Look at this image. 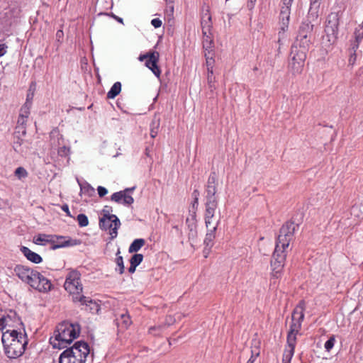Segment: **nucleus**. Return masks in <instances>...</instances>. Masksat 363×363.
Masks as SVG:
<instances>
[{"mask_svg": "<svg viewBox=\"0 0 363 363\" xmlns=\"http://www.w3.org/2000/svg\"><path fill=\"white\" fill-rule=\"evenodd\" d=\"M79 280V272L76 270L71 271L68 274L65 282V289L69 291L70 293H74V291H77V292H79V291H82L83 287L80 284Z\"/></svg>", "mask_w": 363, "mask_h": 363, "instance_id": "9b49d317", "label": "nucleus"}, {"mask_svg": "<svg viewBox=\"0 0 363 363\" xmlns=\"http://www.w3.org/2000/svg\"><path fill=\"white\" fill-rule=\"evenodd\" d=\"M359 45V43L352 40L351 41L350 48L349 49V52H356Z\"/></svg>", "mask_w": 363, "mask_h": 363, "instance_id": "a19ab883", "label": "nucleus"}, {"mask_svg": "<svg viewBox=\"0 0 363 363\" xmlns=\"http://www.w3.org/2000/svg\"><path fill=\"white\" fill-rule=\"evenodd\" d=\"M119 254H120V250H118L116 253L117 257L116 258V263L117 266L118 267L119 274H122L124 273L125 267H124V263H123V258L122 256L119 255Z\"/></svg>", "mask_w": 363, "mask_h": 363, "instance_id": "c756f323", "label": "nucleus"}, {"mask_svg": "<svg viewBox=\"0 0 363 363\" xmlns=\"http://www.w3.org/2000/svg\"><path fill=\"white\" fill-rule=\"evenodd\" d=\"M61 209L66 213L67 216L72 217L69 210V206L67 204L65 203L61 206Z\"/></svg>", "mask_w": 363, "mask_h": 363, "instance_id": "3c124183", "label": "nucleus"}, {"mask_svg": "<svg viewBox=\"0 0 363 363\" xmlns=\"http://www.w3.org/2000/svg\"><path fill=\"white\" fill-rule=\"evenodd\" d=\"M15 274L23 281L40 292L51 291V281L39 272L27 266L16 264L13 269Z\"/></svg>", "mask_w": 363, "mask_h": 363, "instance_id": "39448f33", "label": "nucleus"}, {"mask_svg": "<svg viewBox=\"0 0 363 363\" xmlns=\"http://www.w3.org/2000/svg\"><path fill=\"white\" fill-rule=\"evenodd\" d=\"M15 175L18 178V179H21V178H24L26 177H27L28 175V172L25 169V168L22 167H18L16 170H15Z\"/></svg>", "mask_w": 363, "mask_h": 363, "instance_id": "c9c22d12", "label": "nucleus"}, {"mask_svg": "<svg viewBox=\"0 0 363 363\" xmlns=\"http://www.w3.org/2000/svg\"><path fill=\"white\" fill-rule=\"evenodd\" d=\"M110 16H111L113 18H114L116 21H117L118 23H121V24H123V18H122L117 16L116 15H115V14H114V13H111L110 14Z\"/></svg>", "mask_w": 363, "mask_h": 363, "instance_id": "6e6d98bb", "label": "nucleus"}, {"mask_svg": "<svg viewBox=\"0 0 363 363\" xmlns=\"http://www.w3.org/2000/svg\"><path fill=\"white\" fill-rule=\"evenodd\" d=\"M203 48L206 51H208V54L213 51V40L211 37V33L203 34Z\"/></svg>", "mask_w": 363, "mask_h": 363, "instance_id": "aec40b11", "label": "nucleus"}, {"mask_svg": "<svg viewBox=\"0 0 363 363\" xmlns=\"http://www.w3.org/2000/svg\"><path fill=\"white\" fill-rule=\"evenodd\" d=\"M323 0H310V8L306 19L315 21L318 18V12Z\"/></svg>", "mask_w": 363, "mask_h": 363, "instance_id": "dca6fc26", "label": "nucleus"}, {"mask_svg": "<svg viewBox=\"0 0 363 363\" xmlns=\"http://www.w3.org/2000/svg\"><path fill=\"white\" fill-rule=\"evenodd\" d=\"M256 1L257 0H248L247 1V6L249 9V10H252L254 8L255 3L256 2Z\"/></svg>", "mask_w": 363, "mask_h": 363, "instance_id": "5fc2aeb1", "label": "nucleus"}, {"mask_svg": "<svg viewBox=\"0 0 363 363\" xmlns=\"http://www.w3.org/2000/svg\"><path fill=\"white\" fill-rule=\"evenodd\" d=\"M358 208L357 206H352V211L354 213Z\"/></svg>", "mask_w": 363, "mask_h": 363, "instance_id": "338daca9", "label": "nucleus"}, {"mask_svg": "<svg viewBox=\"0 0 363 363\" xmlns=\"http://www.w3.org/2000/svg\"><path fill=\"white\" fill-rule=\"evenodd\" d=\"M306 309V302L303 300L299 301L295 308V313L298 314V318L296 323H291L287 334L286 342L296 343V335L301 329L302 322L304 319V311Z\"/></svg>", "mask_w": 363, "mask_h": 363, "instance_id": "6e6552de", "label": "nucleus"}, {"mask_svg": "<svg viewBox=\"0 0 363 363\" xmlns=\"http://www.w3.org/2000/svg\"><path fill=\"white\" fill-rule=\"evenodd\" d=\"M335 342V336H331L325 343V349L326 351L330 352V350L333 347Z\"/></svg>", "mask_w": 363, "mask_h": 363, "instance_id": "e433bc0d", "label": "nucleus"}, {"mask_svg": "<svg viewBox=\"0 0 363 363\" xmlns=\"http://www.w3.org/2000/svg\"><path fill=\"white\" fill-rule=\"evenodd\" d=\"M354 40L360 43L363 39V30H361V29H358V28H357L354 30Z\"/></svg>", "mask_w": 363, "mask_h": 363, "instance_id": "58836bf2", "label": "nucleus"}, {"mask_svg": "<svg viewBox=\"0 0 363 363\" xmlns=\"http://www.w3.org/2000/svg\"><path fill=\"white\" fill-rule=\"evenodd\" d=\"M80 330L79 323L64 321L57 326L54 332L55 338H50V343L54 348H65L79 335Z\"/></svg>", "mask_w": 363, "mask_h": 363, "instance_id": "423d86ee", "label": "nucleus"}, {"mask_svg": "<svg viewBox=\"0 0 363 363\" xmlns=\"http://www.w3.org/2000/svg\"><path fill=\"white\" fill-rule=\"evenodd\" d=\"M215 238H216V235H213V234L206 233V238L203 241V243L205 245L204 252H206L207 250L208 251L211 250V249L212 248V247L214 245Z\"/></svg>", "mask_w": 363, "mask_h": 363, "instance_id": "bb28decb", "label": "nucleus"}, {"mask_svg": "<svg viewBox=\"0 0 363 363\" xmlns=\"http://www.w3.org/2000/svg\"><path fill=\"white\" fill-rule=\"evenodd\" d=\"M213 75V73L211 74V73L208 72L207 82H208V88L211 91H213L214 89H216V86L214 84L215 77Z\"/></svg>", "mask_w": 363, "mask_h": 363, "instance_id": "72a5a7b5", "label": "nucleus"}, {"mask_svg": "<svg viewBox=\"0 0 363 363\" xmlns=\"http://www.w3.org/2000/svg\"><path fill=\"white\" fill-rule=\"evenodd\" d=\"M20 250L23 253V255L27 258V259L33 263L39 264L43 261V259L40 257V255H39L36 252L31 251L28 247L26 246H22Z\"/></svg>", "mask_w": 363, "mask_h": 363, "instance_id": "f3484780", "label": "nucleus"}, {"mask_svg": "<svg viewBox=\"0 0 363 363\" xmlns=\"http://www.w3.org/2000/svg\"><path fill=\"white\" fill-rule=\"evenodd\" d=\"M160 59V53L157 51H152L151 55L145 61V66L149 68L152 73L157 77H160L161 74V70L158 66V62Z\"/></svg>", "mask_w": 363, "mask_h": 363, "instance_id": "2eb2a0df", "label": "nucleus"}, {"mask_svg": "<svg viewBox=\"0 0 363 363\" xmlns=\"http://www.w3.org/2000/svg\"><path fill=\"white\" fill-rule=\"evenodd\" d=\"M151 52L152 51H149L148 52L144 54V55H140L138 57V60L140 61V62H143L144 60H147V59H149V57H150L151 55Z\"/></svg>", "mask_w": 363, "mask_h": 363, "instance_id": "09e8293b", "label": "nucleus"}, {"mask_svg": "<svg viewBox=\"0 0 363 363\" xmlns=\"http://www.w3.org/2000/svg\"><path fill=\"white\" fill-rule=\"evenodd\" d=\"M77 220L79 225L82 228L86 227L89 225L88 217L84 213L79 214L77 217Z\"/></svg>", "mask_w": 363, "mask_h": 363, "instance_id": "2f4dec72", "label": "nucleus"}, {"mask_svg": "<svg viewBox=\"0 0 363 363\" xmlns=\"http://www.w3.org/2000/svg\"><path fill=\"white\" fill-rule=\"evenodd\" d=\"M173 228L175 229V230H177L178 233H181V230H180L179 228L178 227V225L173 226Z\"/></svg>", "mask_w": 363, "mask_h": 363, "instance_id": "0e129e2a", "label": "nucleus"}, {"mask_svg": "<svg viewBox=\"0 0 363 363\" xmlns=\"http://www.w3.org/2000/svg\"><path fill=\"white\" fill-rule=\"evenodd\" d=\"M220 218L218 220L215 226L212 227V228H210V226L208 228H207V233H211V234H213V235H216V232L217 230V228H218V226L220 223Z\"/></svg>", "mask_w": 363, "mask_h": 363, "instance_id": "c03bdc74", "label": "nucleus"}, {"mask_svg": "<svg viewBox=\"0 0 363 363\" xmlns=\"http://www.w3.org/2000/svg\"><path fill=\"white\" fill-rule=\"evenodd\" d=\"M290 9H281V12L279 14V21H280V30L278 33V43L279 45L281 44L282 40L284 39V33L288 30L289 21H290Z\"/></svg>", "mask_w": 363, "mask_h": 363, "instance_id": "ddd939ff", "label": "nucleus"}, {"mask_svg": "<svg viewBox=\"0 0 363 363\" xmlns=\"http://www.w3.org/2000/svg\"><path fill=\"white\" fill-rule=\"evenodd\" d=\"M193 225H195V223H193L191 225H189V228L190 230L189 236L190 235H195L196 234V231L193 229Z\"/></svg>", "mask_w": 363, "mask_h": 363, "instance_id": "13d9d810", "label": "nucleus"}, {"mask_svg": "<svg viewBox=\"0 0 363 363\" xmlns=\"http://www.w3.org/2000/svg\"><path fill=\"white\" fill-rule=\"evenodd\" d=\"M313 21L305 19L299 26L295 41L291 48L289 67L294 74L301 73L306 55L312 44L314 25Z\"/></svg>", "mask_w": 363, "mask_h": 363, "instance_id": "f257e3e1", "label": "nucleus"}, {"mask_svg": "<svg viewBox=\"0 0 363 363\" xmlns=\"http://www.w3.org/2000/svg\"><path fill=\"white\" fill-rule=\"evenodd\" d=\"M80 242L79 240L72 239L69 237L55 235V242H52L50 249L54 250L61 247L74 246L80 244Z\"/></svg>", "mask_w": 363, "mask_h": 363, "instance_id": "4468645a", "label": "nucleus"}, {"mask_svg": "<svg viewBox=\"0 0 363 363\" xmlns=\"http://www.w3.org/2000/svg\"><path fill=\"white\" fill-rule=\"evenodd\" d=\"M113 209L111 206H105L102 210L103 216L101 218H109L111 216V212H112Z\"/></svg>", "mask_w": 363, "mask_h": 363, "instance_id": "ea45409f", "label": "nucleus"}, {"mask_svg": "<svg viewBox=\"0 0 363 363\" xmlns=\"http://www.w3.org/2000/svg\"><path fill=\"white\" fill-rule=\"evenodd\" d=\"M199 191L198 189H195L193 193H192V196L194 198H198L199 199Z\"/></svg>", "mask_w": 363, "mask_h": 363, "instance_id": "680f3d73", "label": "nucleus"}, {"mask_svg": "<svg viewBox=\"0 0 363 363\" xmlns=\"http://www.w3.org/2000/svg\"><path fill=\"white\" fill-rule=\"evenodd\" d=\"M209 252H210V251H208V250H207L206 252H204V251H203V253L205 254V257H207V255H208V254L209 253Z\"/></svg>", "mask_w": 363, "mask_h": 363, "instance_id": "774afa93", "label": "nucleus"}, {"mask_svg": "<svg viewBox=\"0 0 363 363\" xmlns=\"http://www.w3.org/2000/svg\"><path fill=\"white\" fill-rule=\"evenodd\" d=\"M205 57H206V62L207 66V71L209 73L213 74V64H214V59L213 56H210V54L205 53Z\"/></svg>", "mask_w": 363, "mask_h": 363, "instance_id": "c85d7f7f", "label": "nucleus"}, {"mask_svg": "<svg viewBox=\"0 0 363 363\" xmlns=\"http://www.w3.org/2000/svg\"><path fill=\"white\" fill-rule=\"evenodd\" d=\"M138 266L133 264H130V267L128 268V272L131 274L134 273L135 272V269H136V267Z\"/></svg>", "mask_w": 363, "mask_h": 363, "instance_id": "052dcab7", "label": "nucleus"}, {"mask_svg": "<svg viewBox=\"0 0 363 363\" xmlns=\"http://www.w3.org/2000/svg\"><path fill=\"white\" fill-rule=\"evenodd\" d=\"M298 224L292 220L286 221L279 230L276 240L275 249L271 259L272 276L278 279L281 277L289 247L290 242L294 240L296 229Z\"/></svg>", "mask_w": 363, "mask_h": 363, "instance_id": "f03ea898", "label": "nucleus"}, {"mask_svg": "<svg viewBox=\"0 0 363 363\" xmlns=\"http://www.w3.org/2000/svg\"><path fill=\"white\" fill-rule=\"evenodd\" d=\"M287 346L286 348L284 350V354H283V358L282 362H291V360L294 356L296 343L293 342H286Z\"/></svg>", "mask_w": 363, "mask_h": 363, "instance_id": "6ab92c4d", "label": "nucleus"}, {"mask_svg": "<svg viewBox=\"0 0 363 363\" xmlns=\"http://www.w3.org/2000/svg\"><path fill=\"white\" fill-rule=\"evenodd\" d=\"M298 318V314L295 313V308L293 311L291 315V323H296L297 319Z\"/></svg>", "mask_w": 363, "mask_h": 363, "instance_id": "4d7b16f0", "label": "nucleus"}, {"mask_svg": "<svg viewBox=\"0 0 363 363\" xmlns=\"http://www.w3.org/2000/svg\"><path fill=\"white\" fill-rule=\"evenodd\" d=\"M116 320L118 322V324H121L124 328H128L132 323L130 317L128 313H122L120 315V318H117Z\"/></svg>", "mask_w": 363, "mask_h": 363, "instance_id": "a878e982", "label": "nucleus"}, {"mask_svg": "<svg viewBox=\"0 0 363 363\" xmlns=\"http://www.w3.org/2000/svg\"><path fill=\"white\" fill-rule=\"evenodd\" d=\"M135 187L126 188L123 191L115 192L111 195V199L118 203L129 206L133 203L134 199L128 194L132 192Z\"/></svg>", "mask_w": 363, "mask_h": 363, "instance_id": "f8f14e48", "label": "nucleus"}, {"mask_svg": "<svg viewBox=\"0 0 363 363\" xmlns=\"http://www.w3.org/2000/svg\"><path fill=\"white\" fill-rule=\"evenodd\" d=\"M143 260V255L142 254H135L133 255L130 259V264H133L136 266H138Z\"/></svg>", "mask_w": 363, "mask_h": 363, "instance_id": "473e14b6", "label": "nucleus"}, {"mask_svg": "<svg viewBox=\"0 0 363 363\" xmlns=\"http://www.w3.org/2000/svg\"><path fill=\"white\" fill-rule=\"evenodd\" d=\"M121 91V84L119 82H115L107 93L108 99H114Z\"/></svg>", "mask_w": 363, "mask_h": 363, "instance_id": "393cba45", "label": "nucleus"}, {"mask_svg": "<svg viewBox=\"0 0 363 363\" xmlns=\"http://www.w3.org/2000/svg\"><path fill=\"white\" fill-rule=\"evenodd\" d=\"M120 225V220L116 215H111L109 218H100L99 219L100 228L104 230H108L111 239L116 238Z\"/></svg>", "mask_w": 363, "mask_h": 363, "instance_id": "9d476101", "label": "nucleus"}, {"mask_svg": "<svg viewBox=\"0 0 363 363\" xmlns=\"http://www.w3.org/2000/svg\"><path fill=\"white\" fill-rule=\"evenodd\" d=\"M145 244V240L143 238H138L133 241L128 248L129 253L138 252Z\"/></svg>", "mask_w": 363, "mask_h": 363, "instance_id": "412c9836", "label": "nucleus"}, {"mask_svg": "<svg viewBox=\"0 0 363 363\" xmlns=\"http://www.w3.org/2000/svg\"><path fill=\"white\" fill-rule=\"evenodd\" d=\"M293 1L294 0H282L283 6H281V8L291 10V6L292 5Z\"/></svg>", "mask_w": 363, "mask_h": 363, "instance_id": "49530a36", "label": "nucleus"}, {"mask_svg": "<svg viewBox=\"0 0 363 363\" xmlns=\"http://www.w3.org/2000/svg\"><path fill=\"white\" fill-rule=\"evenodd\" d=\"M218 185V177L215 172H211L205 184L204 189V220L206 228H208L215 216L216 211L218 206V196L217 187Z\"/></svg>", "mask_w": 363, "mask_h": 363, "instance_id": "20e7f679", "label": "nucleus"}, {"mask_svg": "<svg viewBox=\"0 0 363 363\" xmlns=\"http://www.w3.org/2000/svg\"><path fill=\"white\" fill-rule=\"evenodd\" d=\"M198 205H199L198 198H194V201L192 203V207L194 208H197Z\"/></svg>", "mask_w": 363, "mask_h": 363, "instance_id": "e2e57ef3", "label": "nucleus"}, {"mask_svg": "<svg viewBox=\"0 0 363 363\" xmlns=\"http://www.w3.org/2000/svg\"><path fill=\"white\" fill-rule=\"evenodd\" d=\"M259 352H256L255 354L254 352L252 350V355L250 358L247 360V363H254L256 359V357L259 355Z\"/></svg>", "mask_w": 363, "mask_h": 363, "instance_id": "603ef678", "label": "nucleus"}, {"mask_svg": "<svg viewBox=\"0 0 363 363\" xmlns=\"http://www.w3.org/2000/svg\"><path fill=\"white\" fill-rule=\"evenodd\" d=\"M81 191L89 196H91L95 192L94 189L89 184H86L84 186H81Z\"/></svg>", "mask_w": 363, "mask_h": 363, "instance_id": "f704fd0d", "label": "nucleus"}, {"mask_svg": "<svg viewBox=\"0 0 363 363\" xmlns=\"http://www.w3.org/2000/svg\"><path fill=\"white\" fill-rule=\"evenodd\" d=\"M8 318L11 319L9 316H2L1 318H0V330H3L4 327L7 325Z\"/></svg>", "mask_w": 363, "mask_h": 363, "instance_id": "37998d69", "label": "nucleus"}, {"mask_svg": "<svg viewBox=\"0 0 363 363\" xmlns=\"http://www.w3.org/2000/svg\"><path fill=\"white\" fill-rule=\"evenodd\" d=\"M86 306V310L89 311L92 313H98L100 310V306L94 301H93L89 297L87 298L84 305Z\"/></svg>", "mask_w": 363, "mask_h": 363, "instance_id": "4be33fe9", "label": "nucleus"}, {"mask_svg": "<svg viewBox=\"0 0 363 363\" xmlns=\"http://www.w3.org/2000/svg\"><path fill=\"white\" fill-rule=\"evenodd\" d=\"M162 21L160 18H153L151 21V24L152 26H154L155 28H158L162 26Z\"/></svg>", "mask_w": 363, "mask_h": 363, "instance_id": "de8ad7c7", "label": "nucleus"}, {"mask_svg": "<svg viewBox=\"0 0 363 363\" xmlns=\"http://www.w3.org/2000/svg\"><path fill=\"white\" fill-rule=\"evenodd\" d=\"M82 291H79V292H77V291H74V292L73 294H77L76 295H74L72 296V301L74 302H80L82 305H84V303H86L87 298L89 297H86L84 295H80L79 294L82 293Z\"/></svg>", "mask_w": 363, "mask_h": 363, "instance_id": "7c9ffc66", "label": "nucleus"}, {"mask_svg": "<svg viewBox=\"0 0 363 363\" xmlns=\"http://www.w3.org/2000/svg\"><path fill=\"white\" fill-rule=\"evenodd\" d=\"M7 48L8 46L6 44H0V57L6 53Z\"/></svg>", "mask_w": 363, "mask_h": 363, "instance_id": "8fccbe9b", "label": "nucleus"}, {"mask_svg": "<svg viewBox=\"0 0 363 363\" xmlns=\"http://www.w3.org/2000/svg\"><path fill=\"white\" fill-rule=\"evenodd\" d=\"M97 191L99 197H104L105 195L108 194V190L105 187L101 186H98Z\"/></svg>", "mask_w": 363, "mask_h": 363, "instance_id": "79ce46f5", "label": "nucleus"}, {"mask_svg": "<svg viewBox=\"0 0 363 363\" xmlns=\"http://www.w3.org/2000/svg\"><path fill=\"white\" fill-rule=\"evenodd\" d=\"M207 15H211L208 6L205 11L203 10L201 18H207V16H208Z\"/></svg>", "mask_w": 363, "mask_h": 363, "instance_id": "bf43d9fd", "label": "nucleus"}, {"mask_svg": "<svg viewBox=\"0 0 363 363\" xmlns=\"http://www.w3.org/2000/svg\"><path fill=\"white\" fill-rule=\"evenodd\" d=\"M55 235H52L39 234L36 238L35 243L37 245H43V242L52 244V242H55Z\"/></svg>", "mask_w": 363, "mask_h": 363, "instance_id": "b1692460", "label": "nucleus"}, {"mask_svg": "<svg viewBox=\"0 0 363 363\" xmlns=\"http://www.w3.org/2000/svg\"><path fill=\"white\" fill-rule=\"evenodd\" d=\"M207 18H201V25L202 28V33L206 34L211 32L212 28L211 16L207 15Z\"/></svg>", "mask_w": 363, "mask_h": 363, "instance_id": "5701e85b", "label": "nucleus"}, {"mask_svg": "<svg viewBox=\"0 0 363 363\" xmlns=\"http://www.w3.org/2000/svg\"><path fill=\"white\" fill-rule=\"evenodd\" d=\"M91 350L84 341H77L72 347L64 350L59 357V363H84ZM93 356V352L91 353Z\"/></svg>", "mask_w": 363, "mask_h": 363, "instance_id": "0eeeda50", "label": "nucleus"}, {"mask_svg": "<svg viewBox=\"0 0 363 363\" xmlns=\"http://www.w3.org/2000/svg\"><path fill=\"white\" fill-rule=\"evenodd\" d=\"M340 15L338 12H331L327 17L325 32L328 40L335 42L338 35Z\"/></svg>", "mask_w": 363, "mask_h": 363, "instance_id": "1a4fd4ad", "label": "nucleus"}, {"mask_svg": "<svg viewBox=\"0 0 363 363\" xmlns=\"http://www.w3.org/2000/svg\"><path fill=\"white\" fill-rule=\"evenodd\" d=\"M23 331H25L24 329ZM1 341L4 352L9 359L21 357L24 353L28 343L26 332L23 334L16 330H7L3 332Z\"/></svg>", "mask_w": 363, "mask_h": 363, "instance_id": "7ed1b4c3", "label": "nucleus"}, {"mask_svg": "<svg viewBox=\"0 0 363 363\" xmlns=\"http://www.w3.org/2000/svg\"><path fill=\"white\" fill-rule=\"evenodd\" d=\"M160 126V117L158 114L155 113L152 118V120L150 125V136L152 138H155L159 132Z\"/></svg>", "mask_w": 363, "mask_h": 363, "instance_id": "a211bd4d", "label": "nucleus"}, {"mask_svg": "<svg viewBox=\"0 0 363 363\" xmlns=\"http://www.w3.org/2000/svg\"><path fill=\"white\" fill-rule=\"evenodd\" d=\"M157 328L160 329V327L156 328V327H152L150 328V333H152L153 330H156Z\"/></svg>", "mask_w": 363, "mask_h": 363, "instance_id": "69168bd1", "label": "nucleus"}, {"mask_svg": "<svg viewBox=\"0 0 363 363\" xmlns=\"http://www.w3.org/2000/svg\"><path fill=\"white\" fill-rule=\"evenodd\" d=\"M28 116H24L23 114H20L18 119V123L23 124L26 121V119L27 118Z\"/></svg>", "mask_w": 363, "mask_h": 363, "instance_id": "864d4df0", "label": "nucleus"}, {"mask_svg": "<svg viewBox=\"0 0 363 363\" xmlns=\"http://www.w3.org/2000/svg\"><path fill=\"white\" fill-rule=\"evenodd\" d=\"M357 60L356 52H350L349 65H353Z\"/></svg>", "mask_w": 363, "mask_h": 363, "instance_id": "a18cd8bd", "label": "nucleus"}, {"mask_svg": "<svg viewBox=\"0 0 363 363\" xmlns=\"http://www.w3.org/2000/svg\"><path fill=\"white\" fill-rule=\"evenodd\" d=\"M23 143V139H21L18 136H14V140L13 142V148L14 151L16 152L17 153H23L24 151L22 147Z\"/></svg>", "mask_w": 363, "mask_h": 363, "instance_id": "cd10ccee", "label": "nucleus"}, {"mask_svg": "<svg viewBox=\"0 0 363 363\" xmlns=\"http://www.w3.org/2000/svg\"><path fill=\"white\" fill-rule=\"evenodd\" d=\"M69 152H70L69 147L65 146V145L59 147V149L57 150L58 155L60 157L68 156L69 154Z\"/></svg>", "mask_w": 363, "mask_h": 363, "instance_id": "4c0bfd02", "label": "nucleus"}]
</instances>
